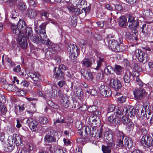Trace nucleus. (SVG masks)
Here are the masks:
<instances>
[{"mask_svg": "<svg viewBox=\"0 0 153 153\" xmlns=\"http://www.w3.org/2000/svg\"><path fill=\"white\" fill-rule=\"evenodd\" d=\"M133 109V107L132 106H128L127 107L125 106L118 107L115 112L108 117V120L111 124L114 126L117 123L119 119L122 115L127 114L128 111L130 112V115H129L132 117L134 114Z\"/></svg>", "mask_w": 153, "mask_h": 153, "instance_id": "obj_1", "label": "nucleus"}, {"mask_svg": "<svg viewBox=\"0 0 153 153\" xmlns=\"http://www.w3.org/2000/svg\"><path fill=\"white\" fill-rule=\"evenodd\" d=\"M22 139L21 136L17 134H14L11 136L8 139V150L7 151L8 152L12 151L14 149L15 144L17 146L21 145L22 144Z\"/></svg>", "mask_w": 153, "mask_h": 153, "instance_id": "obj_2", "label": "nucleus"}, {"mask_svg": "<svg viewBox=\"0 0 153 153\" xmlns=\"http://www.w3.org/2000/svg\"><path fill=\"white\" fill-rule=\"evenodd\" d=\"M111 133L109 128H104L103 129L102 127L100 129V131L97 135V137L99 138H101L102 137L103 135L104 140L106 142L108 143L109 146H114V143L113 141L112 136Z\"/></svg>", "mask_w": 153, "mask_h": 153, "instance_id": "obj_3", "label": "nucleus"}, {"mask_svg": "<svg viewBox=\"0 0 153 153\" xmlns=\"http://www.w3.org/2000/svg\"><path fill=\"white\" fill-rule=\"evenodd\" d=\"M26 24L25 22L23 20H20L18 22V25L12 24L11 28L14 33L18 34L20 33L21 34L26 35Z\"/></svg>", "mask_w": 153, "mask_h": 153, "instance_id": "obj_4", "label": "nucleus"}, {"mask_svg": "<svg viewBox=\"0 0 153 153\" xmlns=\"http://www.w3.org/2000/svg\"><path fill=\"white\" fill-rule=\"evenodd\" d=\"M67 51L69 52V57L71 60L73 62H76L79 51L78 47L74 44H71L68 46Z\"/></svg>", "mask_w": 153, "mask_h": 153, "instance_id": "obj_5", "label": "nucleus"}, {"mask_svg": "<svg viewBox=\"0 0 153 153\" xmlns=\"http://www.w3.org/2000/svg\"><path fill=\"white\" fill-rule=\"evenodd\" d=\"M26 36L29 40H30L34 43H39L44 42L45 41L42 37V36L33 35L32 33V28L28 27L27 28L26 32Z\"/></svg>", "mask_w": 153, "mask_h": 153, "instance_id": "obj_6", "label": "nucleus"}, {"mask_svg": "<svg viewBox=\"0 0 153 153\" xmlns=\"http://www.w3.org/2000/svg\"><path fill=\"white\" fill-rule=\"evenodd\" d=\"M57 133L54 130L51 129L50 132L45 137L44 140L45 142L48 143L56 142L58 140V138H56Z\"/></svg>", "mask_w": 153, "mask_h": 153, "instance_id": "obj_7", "label": "nucleus"}, {"mask_svg": "<svg viewBox=\"0 0 153 153\" xmlns=\"http://www.w3.org/2000/svg\"><path fill=\"white\" fill-rule=\"evenodd\" d=\"M128 21L129 27L131 30H133L134 32H133L135 35L137 36L138 34L137 31L136 30L139 25L138 22L135 20L134 18L131 16H128Z\"/></svg>", "mask_w": 153, "mask_h": 153, "instance_id": "obj_8", "label": "nucleus"}, {"mask_svg": "<svg viewBox=\"0 0 153 153\" xmlns=\"http://www.w3.org/2000/svg\"><path fill=\"white\" fill-rule=\"evenodd\" d=\"M105 40L104 41L106 45H108L112 51L115 52H119L121 51L120 44L117 40L115 39L109 41L107 40V43L105 42Z\"/></svg>", "mask_w": 153, "mask_h": 153, "instance_id": "obj_9", "label": "nucleus"}, {"mask_svg": "<svg viewBox=\"0 0 153 153\" xmlns=\"http://www.w3.org/2000/svg\"><path fill=\"white\" fill-rule=\"evenodd\" d=\"M56 67L54 68L53 70L54 76L56 79H59L63 78L64 76V74L61 71V70L65 71H67L68 70V68L63 64L59 66L57 71H56Z\"/></svg>", "mask_w": 153, "mask_h": 153, "instance_id": "obj_10", "label": "nucleus"}, {"mask_svg": "<svg viewBox=\"0 0 153 153\" xmlns=\"http://www.w3.org/2000/svg\"><path fill=\"white\" fill-rule=\"evenodd\" d=\"M132 55L133 59H137L141 62H143L146 57L145 53L139 49H136L132 53Z\"/></svg>", "mask_w": 153, "mask_h": 153, "instance_id": "obj_11", "label": "nucleus"}, {"mask_svg": "<svg viewBox=\"0 0 153 153\" xmlns=\"http://www.w3.org/2000/svg\"><path fill=\"white\" fill-rule=\"evenodd\" d=\"M141 143L145 147H148L153 145V139L150 135H144L141 138Z\"/></svg>", "mask_w": 153, "mask_h": 153, "instance_id": "obj_12", "label": "nucleus"}, {"mask_svg": "<svg viewBox=\"0 0 153 153\" xmlns=\"http://www.w3.org/2000/svg\"><path fill=\"white\" fill-rule=\"evenodd\" d=\"M47 23H44L40 25L39 28L35 27L36 32L40 36H42V37L44 39H46L47 36L45 33V27Z\"/></svg>", "mask_w": 153, "mask_h": 153, "instance_id": "obj_13", "label": "nucleus"}, {"mask_svg": "<svg viewBox=\"0 0 153 153\" xmlns=\"http://www.w3.org/2000/svg\"><path fill=\"white\" fill-rule=\"evenodd\" d=\"M98 90L101 94L103 96L108 97L111 95V89L106 85H101L98 88Z\"/></svg>", "mask_w": 153, "mask_h": 153, "instance_id": "obj_14", "label": "nucleus"}, {"mask_svg": "<svg viewBox=\"0 0 153 153\" xmlns=\"http://www.w3.org/2000/svg\"><path fill=\"white\" fill-rule=\"evenodd\" d=\"M18 43L19 46L23 49H26L27 46V43L25 35L19 34L18 37Z\"/></svg>", "mask_w": 153, "mask_h": 153, "instance_id": "obj_15", "label": "nucleus"}, {"mask_svg": "<svg viewBox=\"0 0 153 153\" xmlns=\"http://www.w3.org/2000/svg\"><path fill=\"white\" fill-rule=\"evenodd\" d=\"M27 122L30 128L32 131H36L37 129V126L38 123L34 119L29 118L27 119Z\"/></svg>", "mask_w": 153, "mask_h": 153, "instance_id": "obj_16", "label": "nucleus"}, {"mask_svg": "<svg viewBox=\"0 0 153 153\" xmlns=\"http://www.w3.org/2000/svg\"><path fill=\"white\" fill-rule=\"evenodd\" d=\"M43 43L48 46L49 51L52 52V50L54 51L59 50V46L56 44H53L49 39H47V40L44 41Z\"/></svg>", "mask_w": 153, "mask_h": 153, "instance_id": "obj_17", "label": "nucleus"}, {"mask_svg": "<svg viewBox=\"0 0 153 153\" xmlns=\"http://www.w3.org/2000/svg\"><path fill=\"white\" fill-rule=\"evenodd\" d=\"M112 88H114L116 91H118L121 87V84L119 80L117 79H111L109 84Z\"/></svg>", "mask_w": 153, "mask_h": 153, "instance_id": "obj_18", "label": "nucleus"}, {"mask_svg": "<svg viewBox=\"0 0 153 153\" xmlns=\"http://www.w3.org/2000/svg\"><path fill=\"white\" fill-rule=\"evenodd\" d=\"M145 91L142 88L135 90L134 92L135 97L137 99H140L146 94Z\"/></svg>", "mask_w": 153, "mask_h": 153, "instance_id": "obj_19", "label": "nucleus"}, {"mask_svg": "<svg viewBox=\"0 0 153 153\" xmlns=\"http://www.w3.org/2000/svg\"><path fill=\"white\" fill-rule=\"evenodd\" d=\"M89 123L92 124L93 126H97V124L100 123V120L99 117L95 115H92L88 119Z\"/></svg>", "mask_w": 153, "mask_h": 153, "instance_id": "obj_20", "label": "nucleus"}, {"mask_svg": "<svg viewBox=\"0 0 153 153\" xmlns=\"http://www.w3.org/2000/svg\"><path fill=\"white\" fill-rule=\"evenodd\" d=\"M124 138L123 133L122 132H119L116 144V145L118 146V147L121 148L124 145L123 140Z\"/></svg>", "mask_w": 153, "mask_h": 153, "instance_id": "obj_21", "label": "nucleus"}, {"mask_svg": "<svg viewBox=\"0 0 153 153\" xmlns=\"http://www.w3.org/2000/svg\"><path fill=\"white\" fill-rule=\"evenodd\" d=\"M26 14L30 19H33L36 16L37 13L35 10L28 8L27 10Z\"/></svg>", "mask_w": 153, "mask_h": 153, "instance_id": "obj_22", "label": "nucleus"}, {"mask_svg": "<svg viewBox=\"0 0 153 153\" xmlns=\"http://www.w3.org/2000/svg\"><path fill=\"white\" fill-rule=\"evenodd\" d=\"M112 19L108 18L107 21H104L103 22H99L97 23L99 27H102L105 26L106 28H107L111 24Z\"/></svg>", "mask_w": 153, "mask_h": 153, "instance_id": "obj_23", "label": "nucleus"}, {"mask_svg": "<svg viewBox=\"0 0 153 153\" xmlns=\"http://www.w3.org/2000/svg\"><path fill=\"white\" fill-rule=\"evenodd\" d=\"M28 75L36 82L38 81L39 79L40 75L38 72H34L33 73H29Z\"/></svg>", "mask_w": 153, "mask_h": 153, "instance_id": "obj_24", "label": "nucleus"}, {"mask_svg": "<svg viewBox=\"0 0 153 153\" xmlns=\"http://www.w3.org/2000/svg\"><path fill=\"white\" fill-rule=\"evenodd\" d=\"M133 107V110L134 111V114H137L139 116H141V115H144V110L143 106H140L138 107H137L136 109H134Z\"/></svg>", "mask_w": 153, "mask_h": 153, "instance_id": "obj_25", "label": "nucleus"}, {"mask_svg": "<svg viewBox=\"0 0 153 153\" xmlns=\"http://www.w3.org/2000/svg\"><path fill=\"white\" fill-rule=\"evenodd\" d=\"M127 18L124 16H120L119 19L118 23L120 26H126L127 25Z\"/></svg>", "mask_w": 153, "mask_h": 153, "instance_id": "obj_26", "label": "nucleus"}, {"mask_svg": "<svg viewBox=\"0 0 153 153\" xmlns=\"http://www.w3.org/2000/svg\"><path fill=\"white\" fill-rule=\"evenodd\" d=\"M130 112L128 111L127 114L125 115L124 114L122 115H123V116L121 118V122L124 125H126V123L127 122V120L128 121L129 120L126 117L127 116H128L129 117H130L131 118L133 117L134 116V115L132 117H131L129 115V114L130 115Z\"/></svg>", "mask_w": 153, "mask_h": 153, "instance_id": "obj_27", "label": "nucleus"}, {"mask_svg": "<svg viewBox=\"0 0 153 153\" xmlns=\"http://www.w3.org/2000/svg\"><path fill=\"white\" fill-rule=\"evenodd\" d=\"M123 68L121 67L120 66L115 65L114 68V72L116 74L119 75H120L122 73L123 71Z\"/></svg>", "mask_w": 153, "mask_h": 153, "instance_id": "obj_28", "label": "nucleus"}, {"mask_svg": "<svg viewBox=\"0 0 153 153\" xmlns=\"http://www.w3.org/2000/svg\"><path fill=\"white\" fill-rule=\"evenodd\" d=\"M152 13L148 10L143 11L142 13L143 17L146 20H149L152 17Z\"/></svg>", "mask_w": 153, "mask_h": 153, "instance_id": "obj_29", "label": "nucleus"}, {"mask_svg": "<svg viewBox=\"0 0 153 153\" xmlns=\"http://www.w3.org/2000/svg\"><path fill=\"white\" fill-rule=\"evenodd\" d=\"M124 145L128 148H130L132 146V141L130 139L126 137L124 140Z\"/></svg>", "mask_w": 153, "mask_h": 153, "instance_id": "obj_30", "label": "nucleus"}, {"mask_svg": "<svg viewBox=\"0 0 153 153\" xmlns=\"http://www.w3.org/2000/svg\"><path fill=\"white\" fill-rule=\"evenodd\" d=\"M49 13L46 12L41 13V16H44L47 19V21H46L45 23H48L49 22H51V23L53 24H55V22L54 21L52 20L50 18H48L49 16Z\"/></svg>", "mask_w": 153, "mask_h": 153, "instance_id": "obj_31", "label": "nucleus"}, {"mask_svg": "<svg viewBox=\"0 0 153 153\" xmlns=\"http://www.w3.org/2000/svg\"><path fill=\"white\" fill-rule=\"evenodd\" d=\"M80 135L81 137L77 139L76 141L78 143L83 146L86 143V140L85 138L83 137L82 132H81Z\"/></svg>", "mask_w": 153, "mask_h": 153, "instance_id": "obj_32", "label": "nucleus"}, {"mask_svg": "<svg viewBox=\"0 0 153 153\" xmlns=\"http://www.w3.org/2000/svg\"><path fill=\"white\" fill-rule=\"evenodd\" d=\"M130 73L128 71H126L123 76V79L126 83H129L130 81Z\"/></svg>", "mask_w": 153, "mask_h": 153, "instance_id": "obj_33", "label": "nucleus"}, {"mask_svg": "<svg viewBox=\"0 0 153 153\" xmlns=\"http://www.w3.org/2000/svg\"><path fill=\"white\" fill-rule=\"evenodd\" d=\"M19 9L21 11H24L27 8L26 4L23 2H20L18 6Z\"/></svg>", "mask_w": 153, "mask_h": 153, "instance_id": "obj_34", "label": "nucleus"}, {"mask_svg": "<svg viewBox=\"0 0 153 153\" xmlns=\"http://www.w3.org/2000/svg\"><path fill=\"white\" fill-rule=\"evenodd\" d=\"M102 149L103 153H110L111 152V148L109 146H102Z\"/></svg>", "mask_w": 153, "mask_h": 153, "instance_id": "obj_35", "label": "nucleus"}, {"mask_svg": "<svg viewBox=\"0 0 153 153\" xmlns=\"http://www.w3.org/2000/svg\"><path fill=\"white\" fill-rule=\"evenodd\" d=\"M7 111L6 107L2 103L0 102V111L3 114H5Z\"/></svg>", "mask_w": 153, "mask_h": 153, "instance_id": "obj_36", "label": "nucleus"}, {"mask_svg": "<svg viewBox=\"0 0 153 153\" xmlns=\"http://www.w3.org/2000/svg\"><path fill=\"white\" fill-rule=\"evenodd\" d=\"M39 122L41 124H47L48 122V120L46 117L44 116H42L39 117Z\"/></svg>", "mask_w": 153, "mask_h": 153, "instance_id": "obj_37", "label": "nucleus"}, {"mask_svg": "<svg viewBox=\"0 0 153 153\" xmlns=\"http://www.w3.org/2000/svg\"><path fill=\"white\" fill-rule=\"evenodd\" d=\"M97 108V106L96 105L90 106L88 108V111L90 113H94Z\"/></svg>", "mask_w": 153, "mask_h": 153, "instance_id": "obj_38", "label": "nucleus"}, {"mask_svg": "<svg viewBox=\"0 0 153 153\" xmlns=\"http://www.w3.org/2000/svg\"><path fill=\"white\" fill-rule=\"evenodd\" d=\"M54 152L55 153H65L63 150L59 147L54 146Z\"/></svg>", "mask_w": 153, "mask_h": 153, "instance_id": "obj_39", "label": "nucleus"}, {"mask_svg": "<svg viewBox=\"0 0 153 153\" xmlns=\"http://www.w3.org/2000/svg\"><path fill=\"white\" fill-rule=\"evenodd\" d=\"M103 61V59L100 58H99V59L97 62V65L95 69L96 70H98L102 65V63Z\"/></svg>", "mask_w": 153, "mask_h": 153, "instance_id": "obj_40", "label": "nucleus"}, {"mask_svg": "<svg viewBox=\"0 0 153 153\" xmlns=\"http://www.w3.org/2000/svg\"><path fill=\"white\" fill-rule=\"evenodd\" d=\"M34 85L35 88L38 90H40L42 88L41 84L39 81H36V82L34 83Z\"/></svg>", "mask_w": 153, "mask_h": 153, "instance_id": "obj_41", "label": "nucleus"}, {"mask_svg": "<svg viewBox=\"0 0 153 153\" xmlns=\"http://www.w3.org/2000/svg\"><path fill=\"white\" fill-rule=\"evenodd\" d=\"M126 97L125 96H122L118 98V101L120 103H123L126 101Z\"/></svg>", "mask_w": 153, "mask_h": 153, "instance_id": "obj_42", "label": "nucleus"}, {"mask_svg": "<svg viewBox=\"0 0 153 153\" xmlns=\"http://www.w3.org/2000/svg\"><path fill=\"white\" fill-rule=\"evenodd\" d=\"M115 106L114 105H110L108 108V113H109L115 110Z\"/></svg>", "mask_w": 153, "mask_h": 153, "instance_id": "obj_43", "label": "nucleus"}, {"mask_svg": "<svg viewBox=\"0 0 153 153\" xmlns=\"http://www.w3.org/2000/svg\"><path fill=\"white\" fill-rule=\"evenodd\" d=\"M105 7L106 9L109 11H112L114 9V6H113V5H111L108 4H106Z\"/></svg>", "mask_w": 153, "mask_h": 153, "instance_id": "obj_44", "label": "nucleus"}, {"mask_svg": "<svg viewBox=\"0 0 153 153\" xmlns=\"http://www.w3.org/2000/svg\"><path fill=\"white\" fill-rule=\"evenodd\" d=\"M98 16L99 17H104L105 13V12L102 11V10H100L97 13Z\"/></svg>", "mask_w": 153, "mask_h": 153, "instance_id": "obj_45", "label": "nucleus"}, {"mask_svg": "<svg viewBox=\"0 0 153 153\" xmlns=\"http://www.w3.org/2000/svg\"><path fill=\"white\" fill-rule=\"evenodd\" d=\"M11 15H12V18L13 19H17L18 20L19 19L18 18V13L16 12V11L15 10H13L12 11V13H11Z\"/></svg>", "mask_w": 153, "mask_h": 153, "instance_id": "obj_46", "label": "nucleus"}, {"mask_svg": "<svg viewBox=\"0 0 153 153\" xmlns=\"http://www.w3.org/2000/svg\"><path fill=\"white\" fill-rule=\"evenodd\" d=\"M5 134L3 132H0V140L3 142L5 141Z\"/></svg>", "mask_w": 153, "mask_h": 153, "instance_id": "obj_47", "label": "nucleus"}, {"mask_svg": "<svg viewBox=\"0 0 153 153\" xmlns=\"http://www.w3.org/2000/svg\"><path fill=\"white\" fill-rule=\"evenodd\" d=\"M80 47L85 51V42L83 39H82L80 40Z\"/></svg>", "mask_w": 153, "mask_h": 153, "instance_id": "obj_48", "label": "nucleus"}, {"mask_svg": "<svg viewBox=\"0 0 153 153\" xmlns=\"http://www.w3.org/2000/svg\"><path fill=\"white\" fill-rule=\"evenodd\" d=\"M93 79V74L91 72H89L88 73V77L87 79L89 81H91Z\"/></svg>", "mask_w": 153, "mask_h": 153, "instance_id": "obj_49", "label": "nucleus"}, {"mask_svg": "<svg viewBox=\"0 0 153 153\" xmlns=\"http://www.w3.org/2000/svg\"><path fill=\"white\" fill-rule=\"evenodd\" d=\"M113 69L111 66L110 65L107 66L106 68L105 69V72H107L108 74L111 73V71H113Z\"/></svg>", "mask_w": 153, "mask_h": 153, "instance_id": "obj_50", "label": "nucleus"}, {"mask_svg": "<svg viewBox=\"0 0 153 153\" xmlns=\"http://www.w3.org/2000/svg\"><path fill=\"white\" fill-rule=\"evenodd\" d=\"M94 61L93 58L87 59V67H89L91 66L92 62Z\"/></svg>", "mask_w": 153, "mask_h": 153, "instance_id": "obj_51", "label": "nucleus"}, {"mask_svg": "<svg viewBox=\"0 0 153 153\" xmlns=\"http://www.w3.org/2000/svg\"><path fill=\"white\" fill-rule=\"evenodd\" d=\"M115 9L118 11H120L122 10L123 7L121 5L118 4H116V5H113Z\"/></svg>", "mask_w": 153, "mask_h": 153, "instance_id": "obj_52", "label": "nucleus"}, {"mask_svg": "<svg viewBox=\"0 0 153 153\" xmlns=\"http://www.w3.org/2000/svg\"><path fill=\"white\" fill-rule=\"evenodd\" d=\"M6 61L8 63V65H9L10 67H12L15 65L14 63L12 62L11 59L9 58H7Z\"/></svg>", "mask_w": 153, "mask_h": 153, "instance_id": "obj_53", "label": "nucleus"}, {"mask_svg": "<svg viewBox=\"0 0 153 153\" xmlns=\"http://www.w3.org/2000/svg\"><path fill=\"white\" fill-rule=\"evenodd\" d=\"M87 92L90 93L91 95L94 96L97 94V91L94 89H92L90 90L89 91H87Z\"/></svg>", "mask_w": 153, "mask_h": 153, "instance_id": "obj_54", "label": "nucleus"}, {"mask_svg": "<svg viewBox=\"0 0 153 153\" xmlns=\"http://www.w3.org/2000/svg\"><path fill=\"white\" fill-rule=\"evenodd\" d=\"M45 95L46 98L45 99H50L51 98L53 97V92H48Z\"/></svg>", "mask_w": 153, "mask_h": 153, "instance_id": "obj_55", "label": "nucleus"}, {"mask_svg": "<svg viewBox=\"0 0 153 153\" xmlns=\"http://www.w3.org/2000/svg\"><path fill=\"white\" fill-rule=\"evenodd\" d=\"M62 98H60L61 100V102L62 103H64L65 102H67L68 101V100H69L68 97L67 96H65L62 97Z\"/></svg>", "mask_w": 153, "mask_h": 153, "instance_id": "obj_56", "label": "nucleus"}, {"mask_svg": "<svg viewBox=\"0 0 153 153\" xmlns=\"http://www.w3.org/2000/svg\"><path fill=\"white\" fill-rule=\"evenodd\" d=\"M126 125H127L129 128H132L134 126L133 123L131 121L130 119L128 121L127 120Z\"/></svg>", "mask_w": 153, "mask_h": 153, "instance_id": "obj_57", "label": "nucleus"}, {"mask_svg": "<svg viewBox=\"0 0 153 153\" xmlns=\"http://www.w3.org/2000/svg\"><path fill=\"white\" fill-rule=\"evenodd\" d=\"M19 153H29V150L27 148H25L19 151Z\"/></svg>", "mask_w": 153, "mask_h": 153, "instance_id": "obj_58", "label": "nucleus"}, {"mask_svg": "<svg viewBox=\"0 0 153 153\" xmlns=\"http://www.w3.org/2000/svg\"><path fill=\"white\" fill-rule=\"evenodd\" d=\"M28 2L30 5L34 7H36V4L33 0H28Z\"/></svg>", "mask_w": 153, "mask_h": 153, "instance_id": "obj_59", "label": "nucleus"}, {"mask_svg": "<svg viewBox=\"0 0 153 153\" xmlns=\"http://www.w3.org/2000/svg\"><path fill=\"white\" fill-rule=\"evenodd\" d=\"M86 8H84L82 9V10H80V9H79L77 10V12H78L79 14H81L84 12V13L85 15H86Z\"/></svg>", "mask_w": 153, "mask_h": 153, "instance_id": "obj_60", "label": "nucleus"}, {"mask_svg": "<svg viewBox=\"0 0 153 153\" xmlns=\"http://www.w3.org/2000/svg\"><path fill=\"white\" fill-rule=\"evenodd\" d=\"M136 80L137 83L140 86H142L143 85V83L140 79L138 77H137L136 78Z\"/></svg>", "mask_w": 153, "mask_h": 153, "instance_id": "obj_61", "label": "nucleus"}, {"mask_svg": "<svg viewBox=\"0 0 153 153\" xmlns=\"http://www.w3.org/2000/svg\"><path fill=\"white\" fill-rule=\"evenodd\" d=\"M58 94L60 98H62V97H64V96L63 91L59 90L58 92Z\"/></svg>", "mask_w": 153, "mask_h": 153, "instance_id": "obj_62", "label": "nucleus"}, {"mask_svg": "<svg viewBox=\"0 0 153 153\" xmlns=\"http://www.w3.org/2000/svg\"><path fill=\"white\" fill-rule=\"evenodd\" d=\"M21 68L19 65H17L13 68V71L16 72H19L20 71Z\"/></svg>", "mask_w": 153, "mask_h": 153, "instance_id": "obj_63", "label": "nucleus"}, {"mask_svg": "<svg viewBox=\"0 0 153 153\" xmlns=\"http://www.w3.org/2000/svg\"><path fill=\"white\" fill-rule=\"evenodd\" d=\"M131 153H143L141 151L138 149H134Z\"/></svg>", "mask_w": 153, "mask_h": 153, "instance_id": "obj_64", "label": "nucleus"}]
</instances>
